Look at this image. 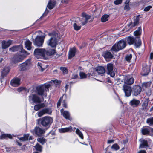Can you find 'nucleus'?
Returning <instances> with one entry per match:
<instances>
[{"mask_svg":"<svg viewBox=\"0 0 153 153\" xmlns=\"http://www.w3.org/2000/svg\"><path fill=\"white\" fill-rule=\"evenodd\" d=\"M13 137L11 135L9 134H3L0 136V139H12Z\"/></svg>","mask_w":153,"mask_h":153,"instance_id":"33","label":"nucleus"},{"mask_svg":"<svg viewBox=\"0 0 153 153\" xmlns=\"http://www.w3.org/2000/svg\"><path fill=\"white\" fill-rule=\"evenodd\" d=\"M109 17V16L107 14H105L103 15L101 18V21L102 22H105L108 20V18Z\"/></svg>","mask_w":153,"mask_h":153,"instance_id":"45","label":"nucleus"},{"mask_svg":"<svg viewBox=\"0 0 153 153\" xmlns=\"http://www.w3.org/2000/svg\"><path fill=\"white\" fill-rule=\"evenodd\" d=\"M32 42L29 40H27L25 43V47L28 50H30L32 48H33V47H32Z\"/></svg>","mask_w":153,"mask_h":153,"instance_id":"34","label":"nucleus"},{"mask_svg":"<svg viewBox=\"0 0 153 153\" xmlns=\"http://www.w3.org/2000/svg\"><path fill=\"white\" fill-rule=\"evenodd\" d=\"M142 87L138 85H134L132 88L133 95L137 96L139 95L142 91Z\"/></svg>","mask_w":153,"mask_h":153,"instance_id":"12","label":"nucleus"},{"mask_svg":"<svg viewBox=\"0 0 153 153\" xmlns=\"http://www.w3.org/2000/svg\"><path fill=\"white\" fill-rule=\"evenodd\" d=\"M126 46V42L124 40L119 41L117 43H115L110 50L112 53L117 52L120 50L124 49Z\"/></svg>","mask_w":153,"mask_h":153,"instance_id":"3","label":"nucleus"},{"mask_svg":"<svg viewBox=\"0 0 153 153\" xmlns=\"http://www.w3.org/2000/svg\"><path fill=\"white\" fill-rule=\"evenodd\" d=\"M21 48V45L14 46L10 48L9 50L13 52L20 51V49Z\"/></svg>","mask_w":153,"mask_h":153,"instance_id":"36","label":"nucleus"},{"mask_svg":"<svg viewBox=\"0 0 153 153\" xmlns=\"http://www.w3.org/2000/svg\"><path fill=\"white\" fill-rule=\"evenodd\" d=\"M130 0H126L125 2V6L124 9L125 10L128 11L130 9V7L129 6Z\"/></svg>","mask_w":153,"mask_h":153,"instance_id":"39","label":"nucleus"},{"mask_svg":"<svg viewBox=\"0 0 153 153\" xmlns=\"http://www.w3.org/2000/svg\"><path fill=\"white\" fill-rule=\"evenodd\" d=\"M21 79L18 77H14L10 81L11 85L14 87L19 86L20 84Z\"/></svg>","mask_w":153,"mask_h":153,"instance_id":"19","label":"nucleus"},{"mask_svg":"<svg viewBox=\"0 0 153 153\" xmlns=\"http://www.w3.org/2000/svg\"><path fill=\"white\" fill-rule=\"evenodd\" d=\"M60 69L62 71L63 75L67 74L68 72V69L66 67L61 66L60 68Z\"/></svg>","mask_w":153,"mask_h":153,"instance_id":"42","label":"nucleus"},{"mask_svg":"<svg viewBox=\"0 0 153 153\" xmlns=\"http://www.w3.org/2000/svg\"><path fill=\"white\" fill-rule=\"evenodd\" d=\"M111 148L116 150H117L119 149L120 146L117 143H115L112 146Z\"/></svg>","mask_w":153,"mask_h":153,"instance_id":"49","label":"nucleus"},{"mask_svg":"<svg viewBox=\"0 0 153 153\" xmlns=\"http://www.w3.org/2000/svg\"><path fill=\"white\" fill-rule=\"evenodd\" d=\"M134 22H130L129 24H127L126 27H127L128 28V29L127 31H128L130 29H132L134 27L137 25L139 22V16H137L134 17Z\"/></svg>","mask_w":153,"mask_h":153,"instance_id":"7","label":"nucleus"},{"mask_svg":"<svg viewBox=\"0 0 153 153\" xmlns=\"http://www.w3.org/2000/svg\"><path fill=\"white\" fill-rule=\"evenodd\" d=\"M152 8V6L150 5L148 6L145 8L144 9V11L146 12L149 11L151 8Z\"/></svg>","mask_w":153,"mask_h":153,"instance_id":"59","label":"nucleus"},{"mask_svg":"<svg viewBox=\"0 0 153 153\" xmlns=\"http://www.w3.org/2000/svg\"><path fill=\"white\" fill-rule=\"evenodd\" d=\"M134 34L136 37H140V36L141 34V31H139L137 30L134 32Z\"/></svg>","mask_w":153,"mask_h":153,"instance_id":"52","label":"nucleus"},{"mask_svg":"<svg viewBox=\"0 0 153 153\" xmlns=\"http://www.w3.org/2000/svg\"><path fill=\"white\" fill-rule=\"evenodd\" d=\"M149 101L150 100L149 98H148L142 104V107L141 108V110H147V109L148 103Z\"/></svg>","mask_w":153,"mask_h":153,"instance_id":"30","label":"nucleus"},{"mask_svg":"<svg viewBox=\"0 0 153 153\" xmlns=\"http://www.w3.org/2000/svg\"><path fill=\"white\" fill-rule=\"evenodd\" d=\"M123 89L125 93V96L128 97L131 96L132 92V88L130 86L124 85L123 86Z\"/></svg>","mask_w":153,"mask_h":153,"instance_id":"14","label":"nucleus"},{"mask_svg":"<svg viewBox=\"0 0 153 153\" xmlns=\"http://www.w3.org/2000/svg\"><path fill=\"white\" fill-rule=\"evenodd\" d=\"M56 4V2L54 0H50L48 4L47 7L49 9L54 8Z\"/></svg>","mask_w":153,"mask_h":153,"instance_id":"29","label":"nucleus"},{"mask_svg":"<svg viewBox=\"0 0 153 153\" xmlns=\"http://www.w3.org/2000/svg\"><path fill=\"white\" fill-rule=\"evenodd\" d=\"M59 131L61 133H64L67 132H71L73 131L72 128L71 126L68 127H66L59 129Z\"/></svg>","mask_w":153,"mask_h":153,"instance_id":"27","label":"nucleus"},{"mask_svg":"<svg viewBox=\"0 0 153 153\" xmlns=\"http://www.w3.org/2000/svg\"><path fill=\"white\" fill-rule=\"evenodd\" d=\"M77 49L74 47L70 48L68 52V59H71L74 57L77 52Z\"/></svg>","mask_w":153,"mask_h":153,"instance_id":"21","label":"nucleus"},{"mask_svg":"<svg viewBox=\"0 0 153 153\" xmlns=\"http://www.w3.org/2000/svg\"><path fill=\"white\" fill-rule=\"evenodd\" d=\"M45 89L43 85H39L36 88V92L39 96H43L44 95Z\"/></svg>","mask_w":153,"mask_h":153,"instance_id":"18","label":"nucleus"},{"mask_svg":"<svg viewBox=\"0 0 153 153\" xmlns=\"http://www.w3.org/2000/svg\"><path fill=\"white\" fill-rule=\"evenodd\" d=\"M76 133L79 135V137L82 139H83L84 138V137L83 134H82V132L80 131V130L77 128L76 131Z\"/></svg>","mask_w":153,"mask_h":153,"instance_id":"44","label":"nucleus"},{"mask_svg":"<svg viewBox=\"0 0 153 153\" xmlns=\"http://www.w3.org/2000/svg\"><path fill=\"white\" fill-rule=\"evenodd\" d=\"M63 96H62L60 97V98L59 100L57 102V107H59L60 106L61 102H62V101L63 99Z\"/></svg>","mask_w":153,"mask_h":153,"instance_id":"57","label":"nucleus"},{"mask_svg":"<svg viewBox=\"0 0 153 153\" xmlns=\"http://www.w3.org/2000/svg\"><path fill=\"white\" fill-rule=\"evenodd\" d=\"M62 105L63 107L65 108H68L67 101L66 100H64L63 101Z\"/></svg>","mask_w":153,"mask_h":153,"instance_id":"54","label":"nucleus"},{"mask_svg":"<svg viewBox=\"0 0 153 153\" xmlns=\"http://www.w3.org/2000/svg\"><path fill=\"white\" fill-rule=\"evenodd\" d=\"M141 143H142L140 146V148H143L146 147L148 146V143L147 140L143 139L142 140Z\"/></svg>","mask_w":153,"mask_h":153,"instance_id":"38","label":"nucleus"},{"mask_svg":"<svg viewBox=\"0 0 153 153\" xmlns=\"http://www.w3.org/2000/svg\"><path fill=\"white\" fill-rule=\"evenodd\" d=\"M102 56L106 61H110L114 57L111 53L108 51L104 52Z\"/></svg>","mask_w":153,"mask_h":153,"instance_id":"17","label":"nucleus"},{"mask_svg":"<svg viewBox=\"0 0 153 153\" xmlns=\"http://www.w3.org/2000/svg\"><path fill=\"white\" fill-rule=\"evenodd\" d=\"M78 75L77 74H74V75H73L72 79H76L78 78Z\"/></svg>","mask_w":153,"mask_h":153,"instance_id":"62","label":"nucleus"},{"mask_svg":"<svg viewBox=\"0 0 153 153\" xmlns=\"http://www.w3.org/2000/svg\"><path fill=\"white\" fill-rule=\"evenodd\" d=\"M31 65V59H28L25 62L21 64L20 66V68L21 70L25 71L29 69Z\"/></svg>","mask_w":153,"mask_h":153,"instance_id":"8","label":"nucleus"},{"mask_svg":"<svg viewBox=\"0 0 153 153\" xmlns=\"http://www.w3.org/2000/svg\"><path fill=\"white\" fill-rule=\"evenodd\" d=\"M53 82L55 84L56 87H57L58 85L60 86L61 82L60 80H55L53 81Z\"/></svg>","mask_w":153,"mask_h":153,"instance_id":"53","label":"nucleus"},{"mask_svg":"<svg viewBox=\"0 0 153 153\" xmlns=\"http://www.w3.org/2000/svg\"><path fill=\"white\" fill-rule=\"evenodd\" d=\"M73 27L74 29L76 31L80 30L81 28V26L78 25L76 23H74L73 24Z\"/></svg>","mask_w":153,"mask_h":153,"instance_id":"48","label":"nucleus"},{"mask_svg":"<svg viewBox=\"0 0 153 153\" xmlns=\"http://www.w3.org/2000/svg\"><path fill=\"white\" fill-rule=\"evenodd\" d=\"M150 58L151 59H153V53L152 52L150 53Z\"/></svg>","mask_w":153,"mask_h":153,"instance_id":"64","label":"nucleus"},{"mask_svg":"<svg viewBox=\"0 0 153 153\" xmlns=\"http://www.w3.org/2000/svg\"><path fill=\"white\" fill-rule=\"evenodd\" d=\"M19 52L23 53L24 54H25L26 55H29V53L27 52L24 49H23L22 46L21 45V48L20 49Z\"/></svg>","mask_w":153,"mask_h":153,"instance_id":"51","label":"nucleus"},{"mask_svg":"<svg viewBox=\"0 0 153 153\" xmlns=\"http://www.w3.org/2000/svg\"><path fill=\"white\" fill-rule=\"evenodd\" d=\"M52 112V111L50 109L47 108L43 109L40 111L38 112V115L39 117H40L46 114H50Z\"/></svg>","mask_w":153,"mask_h":153,"instance_id":"20","label":"nucleus"},{"mask_svg":"<svg viewBox=\"0 0 153 153\" xmlns=\"http://www.w3.org/2000/svg\"><path fill=\"white\" fill-rule=\"evenodd\" d=\"M140 102L139 100L133 98L130 101L129 105L133 107H136L140 104Z\"/></svg>","mask_w":153,"mask_h":153,"instance_id":"24","label":"nucleus"},{"mask_svg":"<svg viewBox=\"0 0 153 153\" xmlns=\"http://www.w3.org/2000/svg\"><path fill=\"white\" fill-rule=\"evenodd\" d=\"M37 141L41 143L42 145L44 144L46 142V140L43 137L41 138H38L37 139Z\"/></svg>","mask_w":153,"mask_h":153,"instance_id":"46","label":"nucleus"},{"mask_svg":"<svg viewBox=\"0 0 153 153\" xmlns=\"http://www.w3.org/2000/svg\"><path fill=\"white\" fill-rule=\"evenodd\" d=\"M150 131L153 133V128L149 126L143 127L141 129V133L143 135H149Z\"/></svg>","mask_w":153,"mask_h":153,"instance_id":"13","label":"nucleus"},{"mask_svg":"<svg viewBox=\"0 0 153 153\" xmlns=\"http://www.w3.org/2000/svg\"><path fill=\"white\" fill-rule=\"evenodd\" d=\"M38 125L44 130L49 129L53 122L52 118L48 116H46L37 120Z\"/></svg>","mask_w":153,"mask_h":153,"instance_id":"1","label":"nucleus"},{"mask_svg":"<svg viewBox=\"0 0 153 153\" xmlns=\"http://www.w3.org/2000/svg\"><path fill=\"white\" fill-rule=\"evenodd\" d=\"M44 130L39 127L36 126L34 129L30 130V132L33 134H35L38 136H41L45 133Z\"/></svg>","mask_w":153,"mask_h":153,"instance_id":"10","label":"nucleus"},{"mask_svg":"<svg viewBox=\"0 0 153 153\" xmlns=\"http://www.w3.org/2000/svg\"><path fill=\"white\" fill-rule=\"evenodd\" d=\"M150 71V68L148 66L143 67L142 68V71L141 73V75L143 76H146L149 74Z\"/></svg>","mask_w":153,"mask_h":153,"instance_id":"25","label":"nucleus"},{"mask_svg":"<svg viewBox=\"0 0 153 153\" xmlns=\"http://www.w3.org/2000/svg\"><path fill=\"white\" fill-rule=\"evenodd\" d=\"M146 95L148 97H149L152 94V91L150 89H148L146 92Z\"/></svg>","mask_w":153,"mask_h":153,"instance_id":"56","label":"nucleus"},{"mask_svg":"<svg viewBox=\"0 0 153 153\" xmlns=\"http://www.w3.org/2000/svg\"><path fill=\"white\" fill-rule=\"evenodd\" d=\"M36 150L38 152H41L42 151L43 147L38 143H37L34 146Z\"/></svg>","mask_w":153,"mask_h":153,"instance_id":"37","label":"nucleus"},{"mask_svg":"<svg viewBox=\"0 0 153 153\" xmlns=\"http://www.w3.org/2000/svg\"><path fill=\"white\" fill-rule=\"evenodd\" d=\"M25 57L24 55L16 54L12 59V62L14 64L22 62Z\"/></svg>","mask_w":153,"mask_h":153,"instance_id":"11","label":"nucleus"},{"mask_svg":"<svg viewBox=\"0 0 153 153\" xmlns=\"http://www.w3.org/2000/svg\"><path fill=\"white\" fill-rule=\"evenodd\" d=\"M107 73L111 77H113L115 75V73L113 72L114 65L112 63H109L107 65Z\"/></svg>","mask_w":153,"mask_h":153,"instance_id":"15","label":"nucleus"},{"mask_svg":"<svg viewBox=\"0 0 153 153\" xmlns=\"http://www.w3.org/2000/svg\"><path fill=\"white\" fill-rule=\"evenodd\" d=\"M61 114L66 119L71 120L70 114L69 112L67 111H64L63 108L61 109L60 110Z\"/></svg>","mask_w":153,"mask_h":153,"instance_id":"23","label":"nucleus"},{"mask_svg":"<svg viewBox=\"0 0 153 153\" xmlns=\"http://www.w3.org/2000/svg\"><path fill=\"white\" fill-rule=\"evenodd\" d=\"M88 21V20H85L84 22H82V25H85L87 23Z\"/></svg>","mask_w":153,"mask_h":153,"instance_id":"63","label":"nucleus"},{"mask_svg":"<svg viewBox=\"0 0 153 153\" xmlns=\"http://www.w3.org/2000/svg\"><path fill=\"white\" fill-rule=\"evenodd\" d=\"M152 84L150 81L147 82H144L142 84V87L143 88H147L149 87Z\"/></svg>","mask_w":153,"mask_h":153,"instance_id":"40","label":"nucleus"},{"mask_svg":"<svg viewBox=\"0 0 153 153\" xmlns=\"http://www.w3.org/2000/svg\"><path fill=\"white\" fill-rule=\"evenodd\" d=\"M114 140L113 139L108 140L107 141V143L108 144H110L111 143H114Z\"/></svg>","mask_w":153,"mask_h":153,"instance_id":"60","label":"nucleus"},{"mask_svg":"<svg viewBox=\"0 0 153 153\" xmlns=\"http://www.w3.org/2000/svg\"><path fill=\"white\" fill-rule=\"evenodd\" d=\"M34 106V109L35 111H38L42 108H44L45 106L44 103H37Z\"/></svg>","mask_w":153,"mask_h":153,"instance_id":"31","label":"nucleus"},{"mask_svg":"<svg viewBox=\"0 0 153 153\" xmlns=\"http://www.w3.org/2000/svg\"><path fill=\"white\" fill-rule=\"evenodd\" d=\"M48 35L51 37L47 42V44L52 48H56L58 43V34L55 33H49Z\"/></svg>","mask_w":153,"mask_h":153,"instance_id":"4","label":"nucleus"},{"mask_svg":"<svg viewBox=\"0 0 153 153\" xmlns=\"http://www.w3.org/2000/svg\"><path fill=\"white\" fill-rule=\"evenodd\" d=\"M82 17H85V20H88V19H90L91 16L90 15L87 14L83 12L82 13Z\"/></svg>","mask_w":153,"mask_h":153,"instance_id":"50","label":"nucleus"},{"mask_svg":"<svg viewBox=\"0 0 153 153\" xmlns=\"http://www.w3.org/2000/svg\"><path fill=\"white\" fill-rule=\"evenodd\" d=\"M134 80L133 77H131L129 76H127L124 79L125 84L128 85H131L134 82Z\"/></svg>","mask_w":153,"mask_h":153,"instance_id":"22","label":"nucleus"},{"mask_svg":"<svg viewBox=\"0 0 153 153\" xmlns=\"http://www.w3.org/2000/svg\"><path fill=\"white\" fill-rule=\"evenodd\" d=\"M132 54H130L129 55H127L125 57V59L126 61L130 62H131V59L132 58Z\"/></svg>","mask_w":153,"mask_h":153,"instance_id":"47","label":"nucleus"},{"mask_svg":"<svg viewBox=\"0 0 153 153\" xmlns=\"http://www.w3.org/2000/svg\"><path fill=\"white\" fill-rule=\"evenodd\" d=\"M126 42L129 45L134 44L136 48H139L141 45L142 42L140 37L129 36L126 38Z\"/></svg>","mask_w":153,"mask_h":153,"instance_id":"2","label":"nucleus"},{"mask_svg":"<svg viewBox=\"0 0 153 153\" xmlns=\"http://www.w3.org/2000/svg\"><path fill=\"white\" fill-rule=\"evenodd\" d=\"M12 43L11 40H9L7 41L3 40L2 42V47L3 49H6L8 48Z\"/></svg>","mask_w":153,"mask_h":153,"instance_id":"26","label":"nucleus"},{"mask_svg":"<svg viewBox=\"0 0 153 153\" xmlns=\"http://www.w3.org/2000/svg\"><path fill=\"white\" fill-rule=\"evenodd\" d=\"M122 0H116L114 1V4L115 5H119L121 4L122 2Z\"/></svg>","mask_w":153,"mask_h":153,"instance_id":"58","label":"nucleus"},{"mask_svg":"<svg viewBox=\"0 0 153 153\" xmlns=\"http://www.w3.org/2000/svg\"><path fill=\"white\" fill-rule=\"evenodd\" d=\"M29 134H24L23 137L20 138L19 140L22 141H27L28 139Z\"/></svg>","mask_w":153,"mask_h":153,"instance_id":"41","label":"nucleus"},{"mask_svg":"<svg viewBox=\"0 0 153 153\" xmlns=\"http://www.w3.org/2000/svg\"><path fill=\"white\" fill-rule=\"evenodd\" d=\"M34 45L38 47H42L44 42V38L43 37L37 35L34 39L33 38Z\"/></svg>","mask_w":153,"mask_h":153,"instance_id":"6","label":"nucleus"},{"mask_svg":"<svg viewBox=\"0 0 153 153\" xmlns=\"http://www.w3.org/2000/svg\"><path fill=\"white\" fill-rule=\"evenodd\" d=\"M80 77L81 79H85L87 77L88 75L89 76H91L93 75V73L91 74V73H89L88 74H86L85 73L83 72H80L79 74Z\"/></svg>","mask_w":153,"mask_h":153,"instance_id":"35","label":"nucleus"},{"mask_svg":"<svg viewBox=\"0 0 153 153\" xmlns=\"http://www.w3.org/2000/svg\"><path fill=\"white\" fill-rule=\"evenodd\" d=\"M137 153H147L145 150H141Z\"/></svg>","mask_w":153,"mask_h":153,"instance_id":"61","label":"nucleus"},{"mask_svg":"<svg viewBox=\"0 0 153 153\" xmlns=\"http://www.w3.org/2000/svg\"><path fill=\"white\" fill-rule=\"evenodd\" d=\"M10 71V69L8 67L5 66L1 71L0 76V81L1 83L4 81V78L8 74Z\"/></svg>","mask_w":153,"mask_h":153,"instance_id":"9","label":"nucleus"},{"mask_svg":"<svg viewBox=\"0 0 153 153\" xmlns=\"http://www.w3.org/2000/svg\"><path fill=\"white\" fill-rule=\"evenodd\" d=\"M95 70L98 74H103L105 72V70L104 67L103 66H98L95 68Z\"/></svg>","mask_w":153,"mask_h":153,"instance_id":"32","label":"nucleus"},{"mask_svg":"<svg viewBox=\"0 0 153 153\" xmlns=\"http://www.w3.org/2000/svg\"><path fill=\"white\" fill-rule=\"evenodd\" d=\"M31 99L32 101L35 103H40L43 101L44 98L42 97V100L37 95L33 94Z\"/></svg>","mask_w":153,"mask_h":153,"instance_id":"16","label":"nucleus"},{"mask_svg":"<svg viewBox=\"0 0 153 153\" xmlns=\"http://www.w3.org/2000/svg\"><path fill=\"white\" fill-rule=\"evenodd\" d=\"M146 123L150 126L153 125V117L148 118L146 120Z\"/></svg>","mask_w":153,"mask_h":153,"instance_id":"43","label":"nucleus"},{"mask_svg":"<svg viewBox=\"0 0 153 153\" xmlns=\"http://www.w3.org/2000/svg\"><path fill=\"white\" fill-rule=\"evenodd\" d=\"M45 49L44 48H36L34 50V55L37 59L45 57Z\"/></svg>","mask_w":153,"mask_h":153,"instance_id":"5","label":"nucleus"},{"mask_svg":"<svg viewBox=\"0 0 153 153\" xmlns=\"http://www.w3.org/2000/svg\"><path fill=\"white\" fill-rule=\"evenodd\" d=\"M43 85L44 89H47L49 90L48 88L50 87L51 85L50 84H44L43 85Z\"/></svg>","mask_w":153,"mask_h":153,"instance_id":"55","label":"nucleus"},{"mask_svg":"<svg viewBox=\"0 0 153 153\" xmlns=\"http://www.w3.org/2000/svg\"><path fill=\"white\" fill-rule=\"evenodd\" d=\"M56 50L55 49H49L48 50H46L45 49V55L48 56H50L53 55L55 53Z\"/></svg>","mask_w":153,"mask_h":153,"instance_id":"28","label":"nucleus"}]
</instances>
